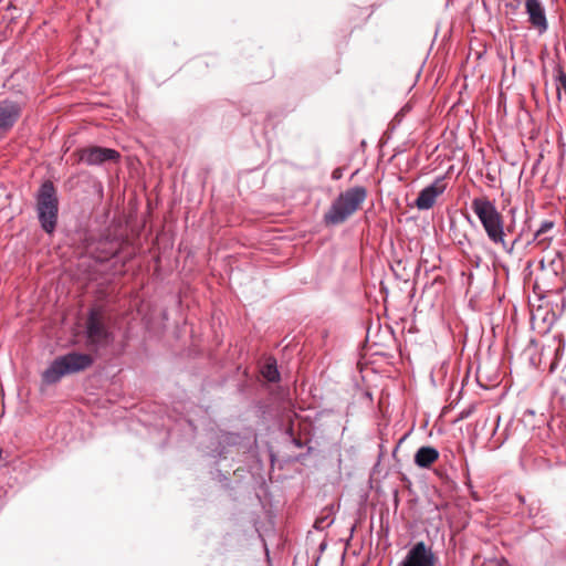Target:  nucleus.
<instances>
[{"instance_id":"obj_1","label":"nucleus","mask_w":566,"mask_h":566,"mask_svg":"<svg viewBox=\"0 0 566 566\" xmlns=\"http://www.w3.org/2000/svg\"><path fill=\"white\" fill-rule=\"evenodd\" d=\"M366 197L367 190L363 186H356L342 192L325 213V223L337 226L345 222L359 209Z\"/></svg>"},{"instance_id":"obj_7","label":"nucleus","mask_w":566,"mask_h":566,"mask_svg":"<svg viewBox=\"0 0 566 566\" xmlns=\"http://www.w3.org/2000/svg\"><path fill=\"white\" fill-rule=\"evenodd\" d=\"M77 154L78 160L88 166H97L119 158V153L117 150L99 146L82 148Z\"/></svg>"},{"instance_id":"obj_11","label":"nucleus","mask_w":566,"mask_h":566,"mask_svg":"<svg viewBox=\"0 0 566 566\" xmlns=\"http://www.w3.org/2000/svg\"><path fill=\"white\" fill-rule=\"evenodd\" d=\"M439 459V451L430 446L420 447L413 457L417 467L428 469Z\"/></svg>"},{"instance_id":"obj_16","label":"nucleus","mask_w":566,"mask_h":566,"mask_svg":"<svg viewBox=\"0 0 566 566\" xmlns=\"http://www.w3.org/2000/svg\"><path fill=\"white\" fill-rule=\"evenodd\" d=\"M527 516L531 520H535L539 516L541 513V501L539 500H532L530 503H527Z\"/></svg>"},{"instance_id":"obj_3","label":"nucleus","mask_w":566,"mask_h":566,"mask_svg":"<svg viewBox=\"0 0 566 566\" xmlns=\"http://www.w3.org/2000/svg\"><path fill=\"white\" fill-rule=\"evenodd\" d=\"M471 209L481 222L488 239L493 244L503 242L505 237L503 216L495 205L486 197H478L472 200Z\"/></svg>"},{"instance_id":"obj_22","label":"nucleus","mask_w":566,"mask_h":566,"mask_svg":"<svg viewBox=\"0 0 566 566\" xmlns=\"http://www.w3.org/2000/svg\"><path fill=\"white\" fill-rule=\"evenodd\" d=\"M520 1H516L515 4L513 3H506L507 8H511L512 10H516L518 8Z\"/></svg>"},{"instance_id":"obj_4","label":"nucleus","mask_w":566,"mask_h":566,"mask_svg":"<svg viewBox=\"0 0 566 566\" xmlns=\"http://www.w3.org/2000/svg\"><path fill=\"white\" fill-rule=\"evenodd\" d=\"M35 201L41 228L49 234L53 233L59 217V198L56 188L51 180L41 184L35 195Z\"/></svg>"},{"instance_id":"obj_8","label":"nucleus","mask_w":566,"mask_h":566,"mask_svg":"<svg viewBox=\"0 0 566 566\" xmlns=\"http://www.w3.org/2000/svg\"><path fill=\"white\" fill-rule=\"evenodd\" d=\"M21 114L20 103L12 99L0 101V139L13 128Z\"/></svg>"},{"instance_id":"obj_18","label":"nucleus","mask_w":566,"mask_h":566,"mask_svg":"<svg viewBox=\"0 0 566 566\" xmlns=\"http://www.w3.org/2000/svg\"><path fill=\"white\" fill-rule=\"evenodd\" d=\"M556 80L558 82V87L563 88L566 93V73L560 67L557 69Z\"/></svg>"},{"instance_id":"obj_21","label":"nucleus","mask_w":566,"mask_h":566,"mask_svg":"<svg viewBox=\"0 0 566 566\" xmlns=\"http://www.w3.org/2000/svg\"><path fill=\"white\" fill-rule=\"evenodd\" d=\"M292 442H293V444H294L295 447H297V448H302V447H303V442H302V440H301V439H298V438H293Z\"/></svg>"},{"instance_id":"obj_19","label":"nucleus","mask_w":566,"mask_h":566,"mask_svg":"<svg viewBox=\"0 0 566 566\" xmlns=\"http://www.w3.org/2000/svg\"><path fill=\"white\" fill-rule=\"evenodd\" d=\"M340 177H342V170H340V169H338V168H337V169H335V170L333 171V174H332V178H333V179H335V180H337V179H339Z\"/></svg>"},{"instance_id":"obj_17","label":"nucleus","mask_w":566,"mask_h":566,"mask_svg":"<svg viewBox=\"0 0 566 566\" xmlns=\"http://www.w3.org/2000/svg\"><path fill=\"white\" fill-rule=\"evenodd\" d=\"M332 523H333V520H331L328 516H325V517L317 518L315 521L314 526L317 530H323V528L329 526Z\"/></svg>"},{"instance_id":"obj_10","label":"nucleus","mask_w":566,"mask_h":566,"mask_svg":"<svg viewBox=\"0 0 566 566\" xmlns=\"http://www.w3.org/2000/svg\"><path fill=\"white\" fill-rule=\"evenodd\" d=\"M446 190L444 177H438L431 185L424 187L416 199L419 210H429L436 203L437 198Z\"/></svg>"},{"instance_id":"obj_2","label":"nucleus","mask_w":566,"mask_h":566,"mask_svg":"<svg viewBox=\"0 0 566 566\" xmlns=\"http://www.w3.org/2000/svg\"><path fill=\"white\" fill-rule=\"evenodd\" d=\"M93 357L88 354L71 352L56 357L42 373V380L46 385H53L65 375L76 374L93 365Z\"/></svg>"},{"instance_id":"obj_15","label":"nucleus","mask_w":566,"mask_h":566,"mask_svg":"<svg viewBox=\"0 0 566 566\" xmlns=\"http://www.w3.org/2000/svg\"><path fill=\"white\" fill-rule=\"evenodd\" d=\"M219 444L234 446L239 442L240 436L231 432H223L218 437Z\"/></svg>"},{"instance_id":"obj_14","label":"nucleus","mask_w":566,"mask_h":566,"mask_svg":"<svg viewBox=\"0 0 566 566\" xmlns=\"http://www.w3.org/2000/svg\"><path fill=\"white\" fill-rule=\"evenodd\" d=\"M522 232L518 233L512 242H507L503 237V242H499L502 249L510 255L514 254L515 250L522 244Z\"/></svg>"},{"instance_id":"obj_5","label":"nucleus","mask_w":566,"mask_h":566,"mask_svg":"<svg viewBox=\"0 0 566 566\" xmlns=\"http://www.w3.org/2000/svg\"><path fill=\"white\" fill-rule=\"evenodd\" d=\"M438 557L423 541L415 543L398 566H436Z\"/></svg>"},{"instance_id":"obj_13","label":"nucleus","mask_w":566,"mask_h":566,"mask_svg":"<svg viewBox=\"0 0 566 566\" xmlns=\"http://www.w3.org/2000/svg\"><path fill=\"white\" fill-rule=\"evenodd\" d=\"M262 376L270 382H277L280 380V373L275 359L269 360L263 366Z\"/></svg>"},{"instance_id":"obj_6","label":"nucleus","mask_w":566,"mask_h":566,"mask_svg":"<svg viewBox=\"0 0 566 566\" xmlns=\"http://www.w3.org/2000/svg\"><path fill=\"white\" fill-rule=\"evenodd\" d=\"M111 332L107 329L102 314L92 310L86 321V337L92 345L105 346L109 343Z\"/></svg>"},{"instance_id":"obj_9","label":"nucleus","mask_w":566,"mask_h":566,"mask_svg":"<svg viewBox=\"0 0 566 566\" xmlns=\"http://www.w3.org/2000/svg\"><path fill=\"white\" fill-rule=\"evenodd\" d=\"M525 12L528 17V23L538 35H543L548 30V20L546 10L541 0H525Z\"/></svg>"},{"instance_id":"obj_23","label":"nucleus","mask_w":566,"mask_h":566,"mask_svg":"<svg viewBox=\"0 0 566 566\" xmlns=\"http://www.w3.org/2000/svg\"><path fill=\"white\" fill-rule=\"evenodd\" d=\"M517 500H518V502H520L521 504H526V499H525V496H524V495L518 494V495H517Z\"/></svg>"},{"instance_id":"obj_12","label":"nucleus","mask_w":566,"mask_h":566,"mask_svg":"<svg viewBox=\"0 0 566 566\" xmlns=\"http://www.w3.org/2000/svg\"><path fill=\"white\" fill-rule=\"evenodd\" d=\"M555 227V222L552 220H544L539 228L534 232L532 240H528L525 243V247L530 245L532 242L536 241L537 244L542 249H546L553 239V237H547L546 234L551 232Z\"/></svg>"},{"instance_id":"obj_20","label":"nucleus","mask_w":566,"mask_h":566,"mask_svg":"<svg viewBox=\"0 0 566 566\" xmlns=\"http://www.w3.org/2000/svg\"><path fill=\"white\" fill-rule=\"evenodd\" d=\"M214 452L216 453L213 454V457H219V458L223 457V454H224V446L220 450L216 449Z\"/></svg>"}]
</instances>
